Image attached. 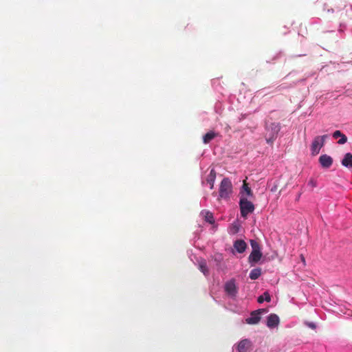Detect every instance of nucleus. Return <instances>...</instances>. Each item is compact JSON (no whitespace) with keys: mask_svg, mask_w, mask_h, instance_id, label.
I'll return each mask as SVG.
<instances>
[{"mask_svg":"<svg viewBox=\"0 0 352 352\" xmlns=\"http://www.w3.org/2000/svg\"><path fill=\"white\" fill-rule=\"evenodd\" d=\"M280 130V123L271 122L266 124L265 139L268 144H273Z\"/></svg>","mask_w":352,"mask_h":352,"instance_id":"f257e3e1","label":"nucleus"},{"mask_svg":"<svg viewBox=\"0 0 352 352\" xmlns=\"http://www.w3.org/2000/svg\"><path fill=\"white\" fill-rule=\"evenodd\" d=\"M232 193V184L229 178L225 177L222 179L219 190L220 199H228Z\"/></svg>","mask_w":352,"mask_h":352,"instance_id":"f03ea898","label":"nucleus"},{"mask_svg":"<svg viewBox=\"0 0 352 352\" xmlns=\"http://www.w3.org/2000/svg\"><path fill=\"white\" fill-rule=\"evenodd\" d=\"M250 242L252 251L248 257V261L250 263H256L261 260L263 256L261 251V245L258 242L255 240L252 239Z\"/></svg>","mask_w":352,"mask_h":352,"instance_id":"7ed1b4c3","label":"nucleus"},{"mask_svg":"<svg viewBox=\"0 0 352 352\" xmlns=\"http://www.w3.org/2000/svg\"><path fill=\"white\" fill-rule=\"evenodd\" d=\"M239 206L241 214L243 218H246L249 214L253 212L254 210V204L245 197H241Z\"/></svg>","mask_w":352,"mask_h":352,"instance_id":"20e7f679","label":"nucleus"},{"mask_svg":"<svg viewBox=\"0 0 352 352\" xmlns=\"http://www.w3.org/2000/svg\"><path fill=\"white\" fill-rule=\"evenodd\" d=\"M327 135L316 136L311 145L312 155H316L319 153L320 148L324 146Z\"/></svg>","mask_w":352,"mask_h":352,"instance_id":"39448f33","label":"nucleus"},{"mask_svg":"<svg viewBox=\"0 0 352 352\" xmlns=\"http://www.w3.org/2000/svg\"><path fill=\"white\" fill-rule=\"evenodd\" d=\"M224 289L226 294L230 297H235L238 292V288L235 283L234 279H231L230 280L226 283L224 285Z\"/></svg>","mask_w":352,"mask_h":352,"instance_id":"423d86ee","label":"nucleus"},{"mask_svg":"<svg viewBox=\"0 0 352 352\" xmlns=\"http://www.w3.org/2000/svg\"><path fill=\"white\" fill-rule=\"evenodd\" d=\"M265 312V309H261L256 311H254L251 313L250 317L246 319V322L250 324H256L259 322L261 320L260 314L261 313Z\"/></svg>","mask_w":352,"mask_h":352,"instance_id":"0eeeda50","label":"nucleus"},{"mask_svg":"<svg viewBox=\"0 0 352 352\" xmlns=\"http://www.w3.org/2000/svg\"><path fill=\"white\" fill-rule=\"evenodd\" d=\"M319 162L322 167L324 168H328L332 165L333 159L329 155L324 154L320 156Z\"/></svg>","mask_w":352,"mask_h":352,"instance_id":"6e6552de","label":"nucleus"},{"mask_svg":"<svg viewBox=\"0 0 352 352\" xmlns=\"http://www.w3.org/2000/svg\"><path fill=\"white\" fill-rule=\"evenodd\" d=\"M279 318L276 314H272L267 317V326L270 328H274L279 324Z\"/></svg>","mask_w":352,"mask_h":352,"instance_id":"1a4fd4ad","label":"nucleus"},{"mask_svg":"<svg viewBox=\"0 0 352 352\" xmlns=\"http://www.w3.org/2000/svg\"><path fill=\"white\" fill-rule=\"evenodd\" d=\"M251 346V342L248 339H243L239 342L237 346L239 352H246Z\"/></svg>","mask_w":352,"mask_h":352,"instance_id":"9d476101","label":"nucleus"},{"mask_svg":"<svg viewBox=\"0 0 352 352\" xmlns=\"http://www.w3.org/2000/svg\"><path fill=\"white\" fill-rule=\"evenodd\" d=\"M233 246L234 249L236 250V252L239 253L244 252L247 248L246 243L241 239L235 241Z\"/></svg>","mask_w":352,"mask_h":352,"instance_id":"9b49d317","label":"nucleus"},{"mask_svg":"<svg viewBox=\"0 0 352 352\" xmlns=\"http://www.w3.org/2000/svg\"><path fill=\"white\" fill-rule=\"evenodd\" d=\"M333 138L334 139L340 138V140L338 141V143L339 144H344L347 142L346 136L339 130H337L333 132Z\"/></svg>","mask_w":352,"mask_h":352,"instance_id":"f8f14e48","label":"nucleus"},{"mask_svg":"<svg viewBox=\"0 0 352 352\" xmlns=\"http://www.w3.org/2000/svg\"><path fill=\"white\" fill-rule=\"evenodd\" d=\"M341 163L342 166L348 168H352V153H346L342 160Z\"/></svg>","mask_w":352,"mask_h":352,"instance_id":"ddd939ff","label":"nucleus"},{"mask_svg":"<svg viewBox=\"0 0 352 352\" xmlns=\"http://www.w3.org/2000/svg\"><path fill=\"white\" fill-rule=\"evenodd\" d=\"M217 135L218 133H216L212 131H209L203 136V142L204 144H208L212 140H213Z\"/></svg>","mask_w":352,"mask_h":352,"instance_id":"4468645a","label":"nucleus"},{"mask_svg":"<svg viewBox=\"0 0 352 352\" xmlns=\"http://www.w3.org/2000/svg\"><path fill=\"white\" fill-rule=\"evenodd\" d=\"M216 178V172L214 169H212L210 172L207 177V182L210 184V188L212 189L214 188V180Z\"/></svg>","mask_w":352,"mask_h":352,"instance_id":"2eb2a0df","label":"nucleus"},{"mask_svg":"<svg viewBox=\"0 0 352 352\" xmlns=\"http://www.w3.org/2000/svg\"><path fill=\"white\" fill-rule=\"evenodd\" d=\"M261 275V268H254L251 270L249 277L252 280H256Z\"/></svg>","mask_w":352,"mask_h":352,"instance_id":"dca6fc26","label":"nucleus"},{"mask_svg":"<svg viewBox=\"0 0 352 352\" xmlns=\"http://www.w3.org/2000/svg\"><path fill=\"white\" fill-rule=\"evenodd\" d=\"M202 214H204L205 221L210 224L214 223V219L212 212L209 211H202Z\"/></svg>","mask_w":352,"mask_h":352,"instance_id":"f3484780","label":"nucleus"},{"mask_svg":"<svg viewBox=\"0 0 352 352\" xmlns=\"http://www.w3.org/2000/svg\"><path fill=\"white\" fill-rule=\"evenodd\" d=\"M199 269L205 276H208L209 274V270L207 267L206 262L205 261H201L199 263Z\"/></svg>","mask_w":352,"mask_h":352,"instance_id":"a211bd4d","label":"nucleus"},{"mask_svg":"<svg viewBox=\"0 0 352 352\" xmlns=\"http://www.w3.org/2000/svg\"><path fill=\"white\" fill-rule=\"evenodd\" d=\"M264 300H266L267 302H270L271 300L270 295L267 292H264L263 295L258 296L257 300L259 303H263Z\"/></svg>","mask_w":352,"mask_h":352,"instance_id":"6ab92c4d","label":"nucleus"},{"mask_svg":"<svg viewBox=\"0 0 352 352\" xmlns=\"http://www.w3.org/2000/svg\"><path fill=\"white\" fill-rule=\"evenodd\" d=\"M243 189L248 196L252 197L253 195L251 188L248 186L245 181L243 182Z\"/></svg>","mask_w":352,"mask_h":352,"instance_id":"aec40b11","label":"nucleus"},{"mask_svg":"<svg viewBox=\"0 0 352 352\" xmlns=\"http://www.w3.org/2000/svg\"><path fill=\"white\" fill-rule=\"evenodd\" d=\"M239 226L237 225H232V233L235 234V233H237L239 232Z\"/></svg>","mask_w":352,"mask_h":352,"instance_id":"412c9836","label":"nucleus"},{"mask_svg":"<svg viewBox=\"0 0 352 352\" xmlns=\"http://www.w3.org/2000/svg\"><path fill=\"white\" fill-rule=\"evenodd\" d=\"M300 258H301V261L303 262V263H305V257L303 256V255H301V256H300Z\"/></svg>","mask_w":352,"mask_h":352,"instance_id":"4be33fe9","label":"nucleus"},{"mask_svg":"<svg viewBox=\"0 0 352 352\" xmlns=\"http://www.w3.org/2000/svg\"><path fill=\"white\" fill-rule=\"evenodd\" d=\"M309 327H311V328H315V324L311 323V324H309Z\"/></svg>","mask_w":352,"mask_h":352,"instance_id":"5701e85b","label":"nucleus"}]
</instances>
